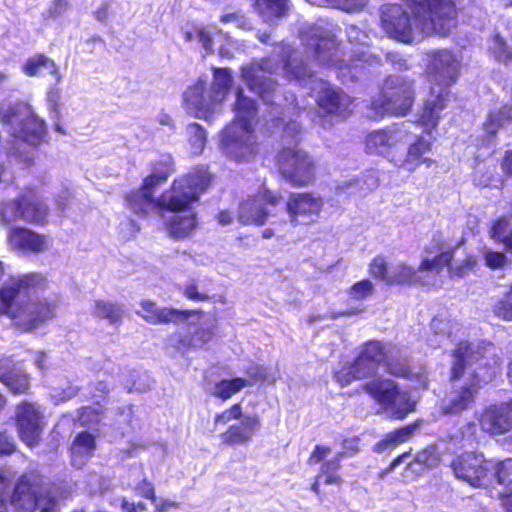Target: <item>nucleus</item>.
<instances>
[{
	"label": "nucleus",
	"mask_w": 512,
	"mask_h": 512,
	"mask_svg": "<svg viewBox=\"0 0 512 512\" xmlns=\"http://www.w3.org/2000/svg\"><path fill=\"white\" fill-rule=\"evenodd\" d=\"M279 71L289 79L304 85L315 82L312 69L300 58V53L285 43L278 44L273 55L243 66L241 77L248 88L266 105H271V119L275 126L283 127L282 141L285 146L278 155L280 173L294 185H307L314 176L313 162L308 154L298 149L301 126L293 120L285 122L286 115L297 110L293 93H279V86L272 75Z\"/></svg>",
	"instance_id": "f257e3e1"
},
{
	"label": "nucleus",
	"mask_w": 512,
	"mask_h": 512,
	"mask_svg": "<svg viewBox=\"0 0 512 512\" xmlns=\"http://www.w3.org/2000/svg\"><path fill=\"white\" fill-rule=\"evenodd\" d=\"M170 173L168 166L165 170L153 171L144 179L142 188L132 192L126 199L129 207L136 214H147L152 210L165 211L162 216L170 234L179 238L188 235L195 228V216L188 207L207 188L210 176L205 168H197L175 179L172 188L156 201L152 189L164 182Z\"/></svg>",
	"instance_id": "f03ea898"
},
{
	"label": "nucleus",
	"mask_w": 512,
	"mask_h": 512,
	"mask_svg": "<svg viewBox=\"0 0 512 512\" xmlns=\"http://www.w3.org/2000/svg\"><path fill=\"white\" fill-rule=\"evenodd\" d=\"M412 17L400 4L387 3L380 7L383 31L399 42L410 44L433 33L446 35L456 25L454 0H404Z\"/></svg>",
	"instance_id": "7ed1b4c3"
},
{
	"label": "nucleus",
	"mask_w": 512,
	"mask_h": 512,
	"mask_svg": "<svg viewBox=\"0 0 512 512\" xmlns=\"http://www.w3.org/2000/svg\"><path fill=\"white\" fill-rule=\"evenodd\" d=\"M453 357L451 379L456 381L465 375L467 379L460 385L454 383L441 400L440 409L445 415H459L471 409L479 387L490 382L501 365L497 348L490 342H461Z\"/></svg>",
	"instance_id": "20e7f679"
},
{
	"label": "nucleus",
	"mask_w": 512,
	"mask_h": 512,
	"mask_svg": "<svg viewBox=\"0 0 512 512\" xmlns=\"http://www.w3.org/2000/svg\"><path fill=\"white\" fill-rule=\"evenodd\" d=\"M45 278L29 273L10 278L0 290V315L6 314L24 330H31L55 316V303L40 298Z\"/></svg>",
	"instance_id": "39448f33"
},
{
	"label": "nucleus",
	"mask_w": 512,
	"mask_h": 512,
	"mask_svg": "<svg viewBox=\"0 0 512 512\" xmlns=\"http://www.w3.org/2000/svg\"><path fill=\"white\" fill-rule=\"evenodd\" d=\"M301 42L308 58L317 61L319 65L336 69L337 76L343 83L357 80L370 57L366 50L358 49L352 51L346 59L333 29L320 24L303 31Z\"/></svg>",
	"instance_id": "423d86ee"
},
{
	"label": "nucleus",
	"mask_w": 512,
	"mask_h": 512,
	"mask_svg": "<svg viewBox=\"0 0 512 512\" xmlns=\"http://www.w3.org/2000/svg\"><path fill=\"white\" fill-rule=\"evenodd\" d=\"M427 74L431 83L430 97L425 102L421 120L425 126L434 127L440 112L449 101L448 88L455 83L459 72V61L448 50H439L429 55Z\"/></svg>",
	"instance_id": "0eeeda50"
},
{
	"label": "nucleus",
	"mask_w": 512,
	"mask_h": 512,
	"mask_svg": "<svg viewBox=\"0 0 512 512\" xmlns=\"http://www.w3.org/2000/svg\"><path fill=\"white\" fill-rule=\"evenodd\" d=\"M233 110L235 118L222 132L221 148L228 157L241 160L254 152V123L258 109L255 100L238 88Z\"/></svg>",
	"instance_id": "6e6552de"
},
{
	"label": "nucleus",
	"mask_w": 512,
	"mask_h": 512,
	"mask_svg": "<svg viewBox=\"0 0 512 512\" xmlns=\"http://www.w3.org/2000/svg\"><path fill=\"white\" fill-rule=\"evenodd\" d=\"M232 75L229 69L214 68L213 81L210 89L206 82L198 80L183 94L186 110L197 118L211 121L222 110V103L226 99L232 86Z\"/></svg>",
	"instance_id": "1a4fd4ad"
},
{
	"label": "nucleus",
	"mask_w": 512,
	"mask_h": 512,
	"mask_svg": "<svg viewBox=\"0 0 512 512\" xmlns=\"http://www.w3.org/2000/svg\"><path fill=\"white\" fill-rule=\"evenodd\" d=\"M414 90L412 82L400 75L387 77L381 92L371 101L368 117L379 119L385 115L403 116L412 107Z\"/></svg>",
	"instance_id": "9d476101"
},
{
	"label": "nucleus",
	"mask_w": 512,
	"mask_h": 512,
	"mask_svg": "<svg viewBox=\"0 0 512 512\" xmlns=\"http://www.w3.org/2000/svg\"><path fill=\"white\" fill-rule=\"evenodd\" d=\"M0 117L15 140L37 146L46 136L45 122L35 114L27 103L1 105Z\"/></svg>",
	"instance_id": "9b49d317"
},
{
	"label": "nucleus",
	"mask_w": 512,
	"mask_h": 512,
	"mask_svg": "<svg viewBox=\"0 0 512 512\" xmlns=\"http://www.w3.org/2000/svg\"><path fill=\"white\" fill-rule=\"evenodd\" d=\"M11 506L17 512H57L58 501L50 492L43 490L40 476L31 472L17 482L11 495Z\"/></svg>",
	"instance_id": "f8f14e48"
},
{
	"label": "nucleus",
	"mask_w": 512,
	"mask_h": 512,
	"mask_svg": "<svg viewBox=\"0 0 512 512\" xmlns=\"http://www.w3.org/2000/svg\"><path fill=\"white\" fill-rule=\"evenodd\" d=\"M364 390L394 419L405 418L414 408L408 395L401 392L398 385L390 379H377L366 383Z\"/></svg>",
	"instance_id": "ddd939ff"
},
{
	"label": "nucleus",
	"mask_w": 512,
	"mask_h": 512,
	"mask_svg": "<svg viewBox=\"0 0 512 512\" xmlns=\"http://www.w3.org/2000/svg\"><path fill=\"white\" fill-rule=\"evenodd\" d=\"M489 461L482 453L464 452L451 460L450 467L458 480L474 488L487 487L492 484Z\"/></svg>",
	"instance_id": "4468645a"
},
{
	"label": "nucleus",
	"mask_w": 512,
	"mask_h": 512,
	"mask_svg": "<svg viewBox=\"0 0 512 512\" xmlns=\"http://www.w3.org/2000/svg\"><path fill=\"white\" fill-rule=\"evenodd\" d=\"M48 215V207L35 194H23L18 200L2 203L0 218L4 223L16 219L43 224Z\"/></svg>",
	"instance_id": "2eb2a0df"
},
{
	"label": "nucleus",
	"mask_w": 512,
	"mask_h": 512,
	"mask_svg": "<svg viewBox=\"0 0 512 512\" xmlns=\"http://www.w3.org/2000/svg\"><path fill=\"white\" fill-rule=\"evenodd\" d=\"M410 134L408 125L405 123L373 131L366 137V151L369 154L385 156L391 160L395 158L393 151L396 150L399 145L407 143Z\"/></svg>",
	"instance_id": "dca6fc26"
},
{
	"label": "nucleus",
	"mask_w": 512,
	"mask_h": 512,
	"mask_svg": "<svg viewBox=\"0 0 512 512\" xmlns=\"http://www.w3.org/2000/svg\"><path fill=\"white\" fill-rule=\"evenodd\" d=\"M282 197L266 188L258 195L243 201L239 207L238 219L244 225H264Z\"/></svg>",
	"instance_id": "f3484780"
},
{
	"label": "nucleus",
	"mask_w": 512,
	"mask_h": 512,
	"mask_svg": "<svg viewBox=\"0 0 512 512\" xmlns=\"http://www.w3.org/2000/svg\"><path fill=\"white\" fill-rule=\"evenodd\" d=\"M16 422L21 440L30 447L37 445L45 426L44 416L39 406L29 402L18 405Z\"/></svg>",
	"instance_id": "a211bd4d"
},
{
	"label": "nucleus",
	"mask_w": 512,
	"mask_h": 512,
	"mask_svg": "<svg viewBox=\"0 0 512 512\" xmlns=\"http://www.w3.org/2000/svg\"><path fill=\"white\" fill-rule=\"evenodd\" d=\"M324 202L320 196L311 193L292 194L286 203L291 223L310 224L317 220Z\"/></svg>",
	"instance_id": "6ab92c4d"
},
{
	"label": "nucleus",
	"mask_w": 512,
	"mask_h": 512,
	"mask_svg": "<svg viewBox=\"0 0 512 512\" xmlns=\"http://www.w3.org/2000/svg\"><path fill=\"white\" fill-rule=\"evenodd\" d=\"M481 429L491 435H502L512 429V400L486 407L480 415Z\"/></svg>",
	"instance_id": "aec40b11"
},
{
	"label": "nucleus",
	"mask_w": 512,
	"mask_h": 512,
	"mask_svg": "<svg viewBox=\"0 0 512 512\" xmlns=\"http://www.w3.org/2000/svg\"><path fill=\"white\" fill-rule=\"evenodd\" d=\"M420 122L422 126L425 128L428 135L418 136L415 139V141L410 143L405 158L391 159V162H393L396 166L402 167L408 171H414L421 164H426L429 167L433 162L432 159L427 156V154L431 151L432 147V139L430 136V132L437 126V124L434 127H431L425 126L421 119Z\"/></svg>",
	"instance_id": "412c9836"
},
{
	"label": "nucleus",
	"mask_w": 512,
	"mask_h": 512,
	"mask_svg": "<svg viewBox=\"0 0 512 512\" xmlns=\"http://www.w3.org/2000/svg\"><path fill=\"white\" fill-rule=\"evenodd\" d=\"M136 313L151 325L179 324L188 319L194 311L178 310L172 307H160L155 302L143 300Z\"/></svg>",
	"instance_id": "4be33fe9"
},
{
	"label": "nucleus",
	"mask_w": 512,
	"mask_h": 512,
	"mask_svg": "<svg viewBox=\"0 0 512 512\" xmlns=\"http://www.w3.org/2000/svg\"><path fill=\"white\" fill-rule=\"evenodd\" d=\"M318 86L317 103L319 107L327 114L344 118L350 111V97L327 82L319 81Z\"/></svg>",
	"instance_id": "5701e85b"
},
{
	"label": "nucleus",
	"mask_w": 512,
	"mask_h": 512,
	"mask_svg": "<svg viewBox=\"0 0 512 512\" xmlns=\"http://www.w3.org/2000/svg\"><path fill=\"white\" fill-rule=\"evenodd\" d=\"M260 427L261 422L257 415H245L239 423L230 425L221 434L222 443L228 446L247 445Z\"/></svg>",
	"instance_id": "b1692460"
},
{
	"label": "nucleus",
	"mask_w": 512,
	"mask_h": 512,
	"mask_svg": "<svg viewBox=\"0 0 512 512\" xmlns=\"http://www.w3.org/2000/svg\"><path fill=\"white\" fill-rule=\"evenodd\" d=\"M489 473L492 476V482L496 481L507 490L500 492L499 495L505 497L504 506L507 512H512V459L507 458L502 461H489Z\"/></svg>",
	"instance_id": "393cba45"
},
{
	"label": "nucleus",
	"mask_w": 512,
	"mask_h": 512,
	"mask_svg": "<svg viewBox=\"0 0 512 512\" xmlns=\"http://www.w3.org/2000/svg\"><path fill=\"white\" fill-rule=\"evenodd\" d=\"M378 368L379 366L375 362L368 360L364 355L359 353L354 363L338 371L335 377L337 381L344 386L350 384L353 380L375 375Z\"/></svg>",
	"instance_id": "a878e982"
},
{
	"label": "nucleus",
	"mask_w": 512,
	"mask_h": 512,
	"mask_svg": "<svg viewBox=\"0 0 512 512\" xmlns=\"http://www.w3.org/2000/svg\"><path fill=\"white\" fill-rule=\"evenodd\" d=\"M0 381L14 394L25 393L29 388L28 376L10 358L0 360Z\"/></svg>",
	"instance_id": "bb28decb"
},
{
	"label": "nucleus",
	"mask_w": 512,
	"mask_h": 512,
	"mask_svg": "<svg viewBox=\"0 0 512 512\" xmlns=\"http://www.w3.org/2000/svg\"><path fill=\"white\" fill-rule=\"evenodd\" d=\"M346 452H339L333 458L324 461L315 477L311 490L319 494L320 484L340 486L342 478L338 474L341 468V462L346 457Z\"/></svg>",
	"instance_id": "cd10ccee"
},
{
	"label": "nucleus",
	"mask_w": 512,
	"mask_h": 512,
	"mask_svg": "<svg viewBox=\"0 0 512 512\" xmlns=\"http://www.w3.org/2000/svg\"><path fill=\"white\" fill-rule=\"evenodd\" d=\"M512 123V105L495 103L488 111L483 129L490 137H495L500 129Z\"/></svg>",
	"instance_id": "c85d7f7f"
},
{
	"label": "nucleus",
	"mask_w": 512,
	"mask_h": 512,
	"mask_svg": "<svg viewBox=\"0 0 512 512\" xmlns=\"http://www.w3.org/2000/svg\"><path fill=\"white\" fill-rule=\"evenodd\" d=\"M95 448V439L92 434L79 433L70 448L72 465L76 468H82L93 455Z\"/></svg>",
	"instance_id": "c756f323"
},
{
	"label": "nucleus",
	"mask_w": 512,
	"mask_h": 512,
	"mask_svg": "<svg viewBox=\"0 0 512 512\" xmlns=\"http://www.w3.org/2000/svg\"><path fill=\"white\" fill-rule=\"evenodd\" d=\"M11 246L19 250L38 252L44 249V238L28 229L15 228L9 233Z\"/></svg>",
	"instance_id": "7c9ffc66"
},
{
	"label": "nucleus",
	"mask_w": 512,
	"mask_h": 512,
	"mask_svg": "<svg viewBox=\"0 0 512 512\" xmlns=\"http://www.w3.org/2000/svg\"><path fill=\"white\" fill-rule=\"evenodd\" d=\"M422 420H417L416 422L401 427L395 431L387 433L385 437L377 442L374 446V451L377 453H383L389 449L396 447L397 445L406 442L408 439L412 437L415 431L419 428Z\"/></svg>",
	"instance_id": "2f4dec72"
},
{
	"label": "nucleus",
	"mask_w": 512,
	"mask_h": 512,
	"mask_svg": "<svg viewBox=\"0 0 512 512\" xmlns=\"http://www.w3.org/2000/svg\"><path fill=\"white\" fill-rule=\"evenodd\" d=\"M257 13L266 23H274L288 11V0H254Z\"/></svg>",
	"instance_id": "473e14b6"
},
{
	"label": "nucleus",
	"mask_w": 512,
	"mask_h": 512,
	"mask_svg": "<svg viewBox=\"0 0 512 512\" xmlns=\"http://www.w3.org/2000/svg\"><path fill=\"white\" fill-rule=\"evenodd\" d=\"M92 313L95 317L105 319L111 325H119L125 315L122 304L106 300H95Z\"/></svg>",
	"instance_id": "72a5a7b5"
},
{
	"label": "nucleus",
	"mask_w": 512,
	"mask_h": 512,
	"mask_svg": "<svg viewBox=\"0 0 512 512\" xmlns=\"http://www.w3.org/2000/svg\"><path fill=\"white\" fill-rule=\"evenodd\" d=\"M394 346L395 345L391 343L371 340L362 346L360 353L368 360L375 362L378 366H385L390 353L393 352Z\"/></svg>",
	"instance_id": "f704fd0d"
},
{
	"label": "nucleus",
	"mask_w": 512,
	"mask_h": 512,
	"mask_svg": "<svg viewBox=\"0 0 512 512\" xmlns=\"http://www.w3.org/2000/svg\"><path fill=\"white\" fill-rule=\"evenodd\" d=\"M430 327L434 335L439 338L437 340L430 339L431 345L441 346L443 340L451 338L453 331L458 330L459 324L455 320L437 316L432 319Z\"/></svg>",
	"instance_id": "c9c22d12"
},
{
	"label": "nucleus",
	"mask_w": 512,
	"mask_h": 512,
	"mask_svg": "<svg viewBox=\"0 0 512 512\" xmlns=\"http://www.w3.org/2000/svg\"><path fill=\"white\" fill-rule=\"evenodd\" d=\"M452 252H442L440 255L436 256L434 259L424 260L420 265V270H426L431 272L440 273L444 268H447V273L453 274L456 276H462L464 274V269L466 267H460L455 270L450 266V262L452 260Z\"/></svg>",
	"instance_id": "e433bc0d"
},
{
	"label": "nucleus",
	"mask_w": 512,
	"mask_h": 512,
	"mask_svg": "<svg viewBox=\"0 0 512 512\" xmlns=\"http://www.w3.org/2000/svg\"><path fill=\"white\" fill-rule=\"evenodd\" d=\"M385 369L389 374L397 377L408 378L410 376L408 361L396 345L393 348V352L390 353L387 359Z\"/></svg>",
	"instance_id": "4c0bfd02"
},
{
	"label": "nucleus",
	"mask_w": 512,
	"mask_h": 512,
	"mask_svg": "<svg viewBox=\"0 0 512 512\" xmlns=\"http://www.w3.org/2000/svg\"><path fill=\"white\" fill-rule=\"evenodd\" d=\"M248 385H250V382L244 378L221 380L215 384L213 395L222 400H227Z\"/></svg>",
	"instance_id": "58836bf2"
},
{
	"label": "nucleus",
	"mask_w": 512,
	"mask_h": 512,
	"mask_svg": "<svg viewBox=\"0 0 512 512\" xmlns=\"http://www.w3.org/2000/svg\"><path fill=\"white\" fill-rule=\"evenodd\" d=\"M475 430L476 426L474 423L466 424L462 429L448 436L449 446L455 449L473 447L475 443Z\"/></svg>",
	"instance_id": "ea45409f"
},
{
	"label": "nucleus",
	"mask_w": 512,
	"mask_h": 512,
	"mask_svg": "<svg viewBox=\"0 0 512 512\" xmlns=\"http://www.w3.org/2000/svg\"><path fill=\"white\" fill-rule=\"evenodd\" d=\"M188 142L191 147V153L199 155L203 152L206 145V132L198 123H191L187 126Z\"/></svg>",
	"instance_id": "a19ab883"
},
{
	"label": "nucleus",
	"mask_w": 512,
	"mask_h": 512,
	"mask_svg": "<svg viewBox=\"0 0 512 512\" xmlns=\"http://www.w3.org/2000/svg\"><path fill=\"white\" fill-rule=\"evenodd\" d=\"M475 185L480 187L502 188L504 180L499 176L494 168L477 169L473 179Z\"/></svg>",
	"instance_id": "79ce46f5"
},
{
	"label": "nucleus",
	"mask_w": 512,
	"mask_h": 512,
	"mask_svg": "<svg viewBox=\"0 0 512 512\" xmlns=\"http://www.w3.org/2000/svg\"><path fill=\"white\" fill-rule=\"evenodd\" d=\"M414 281H416V271L412 267L403 263L391 266L388 285L410 284Z\"/></svg>",
	"instance_id": "37998d69"
},
{
	"label": "nucleus",
	"mask_w": 512,
	"mask_h": 512,
	"mask_svg": "<svg viewBox=\"0 0 512 512\" xmlns=\"http://www.w3.org/2000/svg\"><path fill=\"white\" fill-rule=\"evenodd\" d=\"M492 237L512 248V223L508 218H500L492 227Z\"/></svg>",
	"instance_id": "c03bdc74"
},
{
	"label": "nucleus",
	"mask_w": 512,
	"mask_h": 512,
	"mask_svg": "<svg viewBox=\"0 0 512 512\" xmlns=\"http://www.w3.org/2000/svg\"><path fill=\"white\" fill-rule=\"evenodd\" d=\"M213 332L210 328H197L190 338H184L180 340L181 348H197L202 347L211 340Z\"/></svg>",
	"instance_id": "a18cd8bd"
},
{
	"label": "nucleus",
	"mask_w": 512,
	"mask_h": 512,
	"mask_svg": "<svg viewBox=\"0 0 512 512\" xmlns=\"http://www.w3.org/2000/svg\"><path fill=\"white\" fill-rule=\"evenodd\" d=\"M390 268L386 258L382 255H378L372 260L369 272L373 278L389 284Z\"/></svg>",
	"instance_id": "49530a36"
},
{
	"label": "nucleus",
	"mask_w": 512,
	"mask_h": 512,
	"mask_svg": "<svg viewBox=\"0 0 512 512\" xmlns=\"http://www.w3.org/2000/svg\"><path fill=\"white\" fill-rule=\"evenodd\" d=\"M489 51L498 62L507 63L512 59V52L505 41L496 34L489 45Z\"/></svg>",
	"instance_id": "de8ad7c7"
},
{
	"label": "nucleus",
	"mask_w": 512,
	"mask_h": 512,
	"mask_svg": "<svg viewBox=\"0 0 512 512\" xmlns=\"http://www.w3.org/2000/svg\"><path fill=\"white\" fill-rule=\"evenodd\" d=\"M493 311L497 317L512 321V285L503 298L494 305Z\"/></svg>",
	"instance_id": "09e8293b"
},
{
	"label": "nucleus",
	"mask_w": 512,
	"mask_h": 512,
	"mask_svg": "<svg viewBox=\"0 0 512 512\" xmlns=\"http://www.w3.org/2000/svg\"><path fill=\"white\" fill-rule=\"evenodd\" d=\"M184 39L186 42L197 40L207 53L212 51V38L204 28H196L194 31H185Z\"/></svg>",
	"instance_id": "8fccbe9b"
},
{
	"label": "nucleus",
	"mask_w": 512,
	"mask_h": 512,
	"mask_svg": "<svg viewBox=\"0 0 512 512\" xmlns=\"http://www.w3.org/2000/svg\"><path fill=\"white\" fill-rule=\"evenodd\" d=\"M369 0H320L319 4H327L347 12L360 10L366 6Z\"/></svg>",
	"instance_id": "3c124183"
},
{
	"label": "nucleus",
	"mask_w": 512,
	"mask_h": 512,
	"mask_svg": "<svg viewBox=\"0 0 512 512\" xmlns=\"http://www.w3.org/2000/svg\"><path fill=\"white\" fill-rule=\"evenodd\" d=\"M78 419L82 425L91 426L101 422L104 416L100 412V407H83Z\"/></svg>",
	"instance_id": "603ef678"
},
{
	"label": "nucleus",
	"mask_w": 512,
	"mask_h": 512,
	"mask_svg": "<svg viewBox=\"0 0 512 512\" xmlns=\"http://www.w3.org/2000/svg\"><path fill=\"white\" fill-rule=\"evenodd\" d=\"M374 291V285L370 280H361L355 283L350 289V297L355 300H361L369 295H371Z\"/></svg>",
	"instance_id": "864d4df0"
},
{
	"label": "nucleus",
	"mask_w": 512,
	"mask_h": 512,
	"mask_svg": "<svg viewBox=\"0 0 512 512\" xmlns=\"http://www.w3.org/2000/svg\"><path fill=\"white\" fill-rule=\"evenodd\" d=\"M346 35L348 41L353 45H360L363 48L369 44V36L355 25L347 26Z\"/></svg>",
	"instance_id": "5fc2aeb1"
},
{
	"label": "nucleus",
	"mask_w": 512,
	"mask_h": 512,
	"mask_svg": "<svg viewBox=\"0 0 512 512\" xmlns=\"http://www.w3.org/2000/svg\"><path fill=\"white\" fill-rule=\"evenodd\" d=\"M243 417L242 407L240 404H234L231 408L216 414L214 418L215 424H227L232 420H240Z\"/></svg>",
	"instance_id": "6e6d98bb"
},
{
	"label": "nucleus",
	"mask_w": 512,
	"mask_h": 512,
	"mask_svg": "<svg viewBox=\"0 0 512 512\" xmlns=\"http://www.w3.org/2000/svg\"><path fill=\"white\" fill-rule=\"evenodd\" d=\"M40 58H44L43 54L35 55L31 58H29L25 64L23 65V72L25 75L29 77H35V76H41L43 71V66L40 65V63L37 60Z\"/></svg>",
	"instance_id": "4d7b16f0"
},
{
	"label": "nucleus",
	"mask_w": 512,
	"mask_h": 512,
	"mask_svg": "<svg viewBox=\"0 0 512 512\" xmlns=\"http://www.w3.org/2000/svg\"><path fill=\"white\" fill-rule=\"evenodd\" d=\"M484 258L486 265L492 269L502 268L507 262L505 254L496 251H487Z\"/></svg>",
	"instance_id": "13d9d810"
},
{
	"label": "nucleus",
	"mask_w": 512,
	"mask_h": 512,
	"mask_svg": "<svg viewBox=\"0 0 512 512\" xmlns=\"http://www.w3.org/2000/svg\"><path fill=\"white\" fill-rule=\"evenodd\" d=\"M79 389L76 386H67L65 389L59 390L54 389L51 397L54 399L55 403L58 404L60 402H65L75 397L78 394Z\"/></svg>",
	"instance_id": "bf43d9fd"
},
{
	"label": "nucleus",
	"mask_w": 512,
	"mask_h": 512,
	"mask_svg": "<svg viewBox=\"0 0 512 512\" xmlns=\"http://www.w3.org/2000/svg\"><path fill=\"white\" fill-rule=\"evenodd\" d=\"M247 374L255 380H263L270 383L275 382L276 377L271 375L269 370L263 366H253L247 370Z\"/></svg>",
	"instance_id": "052dcab7"
},
{
	"label": "nucleus",
	"mask_w": 512,
	"mask_h": 512,
	"mask_svg": "<svg viewBox=\"0 0 512 512\" xmlns=\"http://www.w3.org/2000/svg\"><path fill=\"white\" fill-rule=\"evenodd\" d=\"M184 295L196 302H202L209 299V295L206 292H200L198 286L194 282H190L185 286Z\"/></svg>",
	"instance_id": "680f3d73"
},
{
	"label": "nucleus",
	"mask_w": 512,
	"mask_h": 512,
	"mask_svg": "<svg viewBox=\"0 0 512 512\" xmlns=\"http://www.w3.org/2000/svg\"><path fill=\"white\" fill-rule=\"evenodd\" d=\"M37 61V63L43 66V70H46L50 75L54 76L56 84L61 82L62 76L54 60L44 55V58H40Z\"/></svg>",
	"instance_id": "e2e57ef3"
},
{
	"label": "nucleus",
	"mask_w": 512,
	"mask_h": 512,
	"mask_svg": "<svg viewBox=\"0 0 512 512\" xmlns=\"http://www.w3.org/2000/svg\"><path fill=\"white\" fill-rule=\"evenodd\" d=\"M331 453V449L327 446L316 445L314 450L312 451L308 464L313 465L320 462H324L325 458Z\"/></svg>",
	"instance_id": "0e129e2a"
},
{
	"label": "nucleus",
	"mask_w": 512,
	"mask_h": 512,
	"mask_svg": "<svg viewBox=\"0 0 512 512\" xmlns=\"http://www.w3.org/2000/svg\"><path fill=\"white\" fill-rule=\"evenodd\" d=\"M15 449L16 446L13 438L5 433H0V456L10 455Z\"/></svg>",
	"instance_id": "69168bd1"
},
{
	"label": "nucleus",
	"mask_w": 512,
	"mask_h": 512,
	"mask_svg": "<svg viewBox=\"0 0 512 512\" xmlns=\"http://www.w3.org/2000/svg\"><path fill=\"white\" fill-rule=\"evenodd\" d=\"M135 490L139 495L146 499L155 500L154 487L151 482L143 479L136 487Z\"/></svg>",
	"instance_id": "338daca9"
},
{
	"label": "nucleus",
	"mask_w": 512,
	"mask_h": 512,
	"mask_svg": "<svg viewBox=\"0 0 512 512\" xmlns=\"http://www.w3.org/2000/svg\"><path fill=\"white\" fill-rule=\"evenodd\" d=\"M503 174L512 177V150H507L500 163Z\"/></svg>",
	"instance_id": "774afa93"
}]
</instances>
